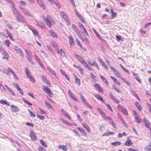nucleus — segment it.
Instances as JSON below:
<instances>
[{"label": "nucleus", "mask_w": 151, "mask_h": 151, "mask_svg": "<svg viewBox=\"0 0 151 151\" xmlns=\"http://www.w3.org/2000/svg\"><path fill=\"white\" fill-rule=\"evenodd\" d=\"M115 75L118 77L121 78V74L117 70H115V72H114Z\"/></svg>", "instance_id": "obj_45"}, {"label": "nucleus", "mask_w": 151, "mask_h": 151, "mask_svg": "<svg viewBox=\"0 0 151 151\" xmlns=\"http://www.w3.org/2000/svg\"><path fill=\"white\" fill-rule=\"evenodd\" d=\"M93 86L98 92L100 93H103V89L99 84L97 83L96 84L94 85Z\"/></svg>", "instance_id": "obj_6"}, {"label": "nucleus", "mask_w": 151, "mask_h": 151, "mask_svg": "<svg viewBox=\"0 0 151 151\" xmlns=\"http://www.w3.org/2000/svg\"><path fill=\"white\" fill-rule=\"evenodd\" d=\"M36 23L37 25L40 26L42 28H44L45 25L43 22L41 21H36Z\"/></svg>", "instance_id": "obj_20"}, {"label": "nucleus", "mask_w": 151, "mask_h": 151, "mask_svg": "<svg viewBox=\"0 0 151 151\" xmlns=\"http://www.w3.org/2000/svg\"><path fill=\"white\" fill-rule=\"evenodd\" d=\"M68 93L70 97L73 100L76 101H78V100L76 97L71 92H70L69 90V91Z\"/></svg>", "instance_id": "obj_15"}, {"label": "nucleus", "mask_w": 151, "mask_h": 151, "mask_svg": "<svg viewBox=\"0 0 151 151\" xmlns=\"http://www.w3.org/2000/svg\"><path fill=\"white\" fill-rule=\"evenodd\" d=\"M41 78L43 80V82L47 85H48L49 84H50V82L47 78L43 75L42 76Z\"/></svg>", "instance_id": "obj_17"}, {"label": "nucleus", "mask_w": 151, "mask_h": 151, "mask_svg": "<svg viewBox=\"0 0 151 151\" xmlns=\"http://www.w3.org/2000/svg\"><path fill=\"white\" fill-rule=\"evenodd\" d=\"M61 149L64 151H66L67 150V147L65 145H60L59 146L58 148L60 149L61 148Z\"/></svg>", "instance_id": "obj_39"}, {"label": "nucleus", "mask_w": 151, "mask_h": 151, "mask_svg": "<svg viewBox=\"0 0 151 151\" xmlns=\"http://www.w3.org/2000/svg\"><path fill=\"white\" fill-rule=\"evenodd\" d=\"M51 45L52 46L55 48V51H56L58 49V46L56 43L55 42L52 41L51 43Z\"/></svg>", "instance_id": "obj_21"}, {"label": "nucleus", "mask_w": 151, "mask_h": 151, "mask_svg": "<svg viewBox=\"0 0 151 151\" xmlns=\"http://www.w3.org/2000/svg\"><path fill=\"white\" fill-rule=\"evenodd\" d=\"M34 57L35 58L36 60L40 64V63H41V61L40 59L36 56L35 55Z\"/></svg>", "instance_id": "obj_60"}, {"label": "nucleus", "mask_w": 151, "mask_h": 151, "mask_svg": "<svg viewBox=\"0 0 151 151\" xmlns=\"http://www.w3.org/2000/svg\"><path fill=\"white\" fill-rule=\"evenodd\" d=\"M133 76L135 77V78L136 79L137 81L140 83H141V81L140 79L139 76H137V74L134 72H133Z\"/></svg>", "instance_id": "obj_26"}, {"label": "nucleus", "mask_w": 151, "mask_h": 151, "mask_svg": "<svg viewBox=\"0 0 151 151\" xmlns=\"http://www.w3.org/2000/svg\"><path fill=\"white\" fill-rule=\"evenodd\" d=\"M65 21L67 22L68 23L70 24V21L68 20V18L66 15H65L63 17H62Z\"/></svg>", "instance_id": "obj_49"}, {"label": "nucleus", "mask_w": 151, "mask_h": 151, "mask_svg": "<svg viewBox=\"0 0 151 151\" xmlns=\"http://www.w3.org/2000/svg\"><path fill=\"white\" fill-rule=\"evenodd\" d=\"M121 144V143L119 142H112L111 143V144L114 146H119Z\"/></svg>", "instance_id": "obj_34"}, {"label": "nucleus", "mask_w": 151, "mask_h": 151, "mask_svg": "<svg viewBox=\"0 0 151 151\" xmlns=\"http://www.w3.org/2000/svg\"><path fill=\"white\" fill-rule=\"evenodd\" d=\"M49 1H50L52 3H54L57 6L58 8H60V5L59 4L57 0H51Z\"/></svg>", "instance_id": "obj_22"}, {"label": "nucleus", "mask_w": 151, "mask_h": 151, "mask_svg": "<svg viewBox=\"0 0 151 151\" xmlns=\"http://www.w3.org/2000/svg\"><path fill=\"white\" fill-rule=\"evenodd\" d=\"M30 136L32 140L35 141L36 140L37 137L35 134L32 130L31 131Z\"/></svg>", "instance_id": "obj_12"}, {"label": "nucleus", "mask_w": 151, "mask_h": 151, "mask_svg": "<svg viewBox=\"0 0 151 151\" xmlns=\"http://www.w3.org/2000/svg\"><path fill=\"white\" fill-rule=\"evenodd\" d=\"M61 113L63 114L66 117L68 118L69 119H70V117L69 116L68 114L63 109L61 110Z\"/></svg>", "instance_id": "obj_16"}, {"label": "nucleus", "mask_w": 151, "mask_h": 151, "mask_svg": "<svg viewBox=\"0 0 151 151\" xmlns=\"http://www.w3.org/2000/svg\"><path fill=\"white\" fill-rule=\"evenodd\" d=\"M41 144L42 145L44 146L45 147H47V145L45 144V142L42 140H40V141Z\"/></svg>", "instance_id": "obj_53"}, {"label": "nucleus", "mask_w": 151, "mask_h": 151, "mask_svg": "<svg viewBox=\"0 0 151 151\" xmlns=\"http://www.w3.org/2000/svg\"><path fill=\"white\" fill-rule=\"evenodd\" d=\"M75 12V13L80 18H81V19H82V17L81 15H80L76 10H74Z\"/></svg>", "instance_id": "obj_61"}, {"label": "nucleus", "mask_w": 151, "mask_h": 151, "mask_svg": "<svg viewBox=\"0 0 151 151\" xmlns=\"http://www.w3.org/2000/svg\"><path fill=\"white\" fill-rule=\"evenodd\" d=\"M82 125L83 127L86 129L87 130V131L88 132H90V128L88 126V125L86 124L85 123H83Z\"/></svg>", "instance_id": "obj_27"}, {"label": "nucleus", "mask_w": 151, "mask_h": 151, "mask_svg": "<svg viewBox=\"0 0 151 151\" xmlns=\"http://www.w3.org/2000/svg\"><path fill=\"white\" fill-rule=\"evenodd\" d=\"M69 42L71 45H74L75 44L74 40L72 36H70L68 37Z\"/></svg>", "instance_id": "obj_13"}, {"label": "nucleus", "mask_w": 151, "mask_h": 151, "mask_svg": "<svg viewBox=\"0 0 151 151\" xmlns=\"http://www.w3.org/2000/svg\"><path fill=\"white\" fill-rule=\"evenodd\" d=\"M26 125L27 126H30L32 127H33L34 126V125L33 124H32V123H30L29 122H26Z\"/></svg>", "instance_id": "obj_63"}, {"label": "nucleus", "mask_w": 151, "mask_h": 151, "mask_svg": "<svg viewBox=\"0 0 151 151\" xmlns=\"http://www.w3.org/2000/svg\"><path fill=\"white\" fill-rule=\"evenodd\" d=\"M135 122L138 124L140 123L142 121V119L139 117V116L135 117Z\"/></svg>", "instance_id": "obj_24"}, {"label": "nucleus", "mask_w": 151, "mask_h": 151, "mask_svg": "<svg viewBox=\"0 0 151 151\" xmlns=\"http://www.w3.org/2000/svg\"><path fill=\"white\" fill-rule=\"evenodd\" d=\"M114 132H106L104 133L102 135V136H107L110 135H113L114 134Z\"/></svg>", "instance_id": "obj_32"}, {"label": "nucleus", "mask_w": 151, "mask_h": 151, "mask_svg": "<svg viewBox=\"0 0 151 151\" xmlns=\"http://www.w3.org/2000/svg\"><path fill=\"white\" fill-rule=\"evenodd\" d=\"M25 52L26 55V56L29 61H31V59L30 57L29 53L27 50H25Z\"/></svg>", "instance_id": "obj_29"}, {"label": "nucleus", "mask_w": 151, "mask_h": 151, "mask_svg": "<svg viewBox=\"0 0 151 151\" xmlns=\"http://www.w3.org/2000/svg\"><path fill=\"white\" fill-rule=\"evenodd\" d=\"M121 111L124 114L126 115H128V112H127V110H126L124 109H123Z\"/></svg>", "instance_id": "obj_57"}, {"label": "nucleus", "mask_w": 151, "mask_h": 151, "mask_svg": "<svg viewBox=\"0 0 151 151\" xmlns=\"http://www.w3.org/2000/svg\"><path fill=\"white\" fill-rule=\"evenodd\" d=\"M80 37H81V39L83 42H85L87 43H89V42L88 39H87V37H85L84 38H82L81 36Z\"/></svg>", "instance_id": "obj_37"}, {"label": "nucleus", "mask_w": 151, "mask_h": 151, "mask_svg": "<svg viewBox=\"0 0 151 151\" xmlns=\"http://www.w3.org/2000/svg\"><path fill=\"white\" fill-rule=\"evenodd\" d=\"M79 26L80 27L82 28L83 29V30L84 32H85V33L88 36V33L87 32L86 29L84 27L83 25L82 24H81V23H80V22H79Z\"/></svg>", "instance_id": "obj_28"}, {"label": "nucleus", "mask_w": 151, "mask_h": 151, "mask_svg": "<svg viewBox=\"0 0 151 151\" xmlns=\"http://www.w3.org/2000/svg\"><path fill=\"white\" fill-rule=\"evenodd\" d=\"M105 104L106 106L107 107L108 109H109V110L112 112L113 111V110L112 109L111 107L109 104Z\"/></svg>", "instance_id": "obj_48"}, {"label": "nucleus", "mask_w": 151, "mask_h": 151, "mask_svg": "<svg viewBox=\"0 0 151 151\" xmlns=\"http://www.w3.org/2000/svg\"><path fill=\"white\" fill-rule=\"evenodd\" d=\"M90 76L93 79H95L96 78V77L95 75L92 73H90Z\"/></svg>", "instance_id": "obj_64"}, {"label": "nucleus", "mask_w": 151, "mask_h": 151, "mask_svg": "<svg viewBox=\"0 0 151 151\" xmlns=\"http://www.w3.org/2000/svg\"><path fill=\"white\" fill-rule=\"evenodd\" d=\"M0 51L1 52V54L4 55V56H9V54L5 52L3 48L0 49Z\"/></svg>", "instance_id": "obj_30"}, {"label": "nucleus", "mask_w": 151, "mask_h": 151, "mask_svg": "<svg viewBox=\"0 0 151 151\" xmlns=\"http://www.w3.org/2000/svg\"><path fill=\"white\" fill-rule=\"evenodd\" d=\"M28 111H29L30 116L32 117H34L35 116V114L33 113L31 111H30L29 109H28Z\"/></svg>", "instance_id": "obj_59"}, {"label": "nucleus", "mask_w": 151, "mask_h": 151, "mask_svg": "<svg viewBox=\"0 0 151 151\" xmlns=\"http://www.w3.org/2000/svg\"><path fill=\"white\" fill-rule=\"evenodd\" d=\"M61 121L63 122L64 124H66L68 125H70V124L67 121L65 120L62 118L60 119Z\"/></svg>", "instance_id": "obj_47"}, {"label": "nucleus", "mask_w": 151, "mask_h": 151, "mask_svg": "<svg viewBox=\"0 0 151 151\" xmlns=\"http://www.w3.org/2000/svg\"><path fill=\"white\" fill-rule=\"evenodd\" d=\"M43 90L44 91H45V92H47L49 94L50 97H51L50 95H52V93L50 89L47 86H43Z\"/></svg>", "instance_id": "obj_7"}, {"label": "nucleus", "mask_w": 151, "mask_h": 151, "mask_svg": "<svg viewBox=\"0 0 151 151\" xmlns=\"http://www.w3.org/2000/svg\"><path fill=\"white\" fill-rule=\"evenodd\" d=\"M20 9L22 10V12L24 14L29 17L32 16L31 14L27 10L24 9L23 7H21L20 6Z\"/></svg>", "instance_id": "obj_8"}, {"label": "nucleus", "mask_w": 151, "mask_h": 151, "mask_svg": "<svg viewBox=\"0 0 151 151\" xmlns=\"http://www.w3.org/2000/svg\"><path fill=\"white\" fill-rule=\"evenodd\" d=\"M143 121L145 126L147 128H149L150 127V124L149 121L147 119L146 117L144 118L143 119Z\"/></svg>", "instance_id": "obj_10"}, {"label": "nucleus", "mask_w": 151, "mask_h": 151, "mask_svg": "<svg viewBox=\"0 0 151 151\" xmlns=\"http://www.w3.org/2000/svg\"><path fill=\"white\" fill-rule=\"evenodd\" d=\"M42 17L44 18L43 20L45 22L46 24L49 27H51L52 25L55 24V22L54 19L50 16L47 15L45 17L43 15Z\"/></svg>", "instance_id": "obj_1"}, {"label": "nucleus", "mask_w": 151, "mask_h": 151, "mask_svg": "<svg viewBox=\"0 0 151 151\" xmlns=\"http://www.w3.org/2000/svg\"><path fill=\"white\" fill-rule=\"evenodd\" d=\"M37 150L39 151H46V150L42 146L39 147Z\"/></svg>", "instance_id": "obj_51"}, {"label": "nucleus", "mask_w": 151, "mask_h": 151, "mask_svg": "<svg viewBox=\"0 0 151 151\" xmlns=\"http://www.w3.org/2000/svg\"><path fill=\"white\" fill-rule=\"evenodd\" d=\"M119 115V118L120 119L121 121V122L122 123L123 125L126 127H127V124L126 123L125 121L123 119V118H122V117L119 114H118Z\"/></svg>", "instance_id": "obj_19"}, {"label": "nucleus", "mask_w": 151, "mask_h": 151, "mask_svg": "<svg viewBox=\"0 0 151 151\" xmlns=\"http://www.w3.org/2000/svg\"><path fill=\"white\" fill-rule=\"evenodd\" d=\"M109 96L110 98L113 100L115 102L118 104L119 102V100L117 99L111 93H109Z\"/></svg>", "instance_id": "obj_9"}, {"label": "nucleus", "mask_w": 151, "mask_h": 151, "mask_svg": "<svg viewBox=\"0 0 151 151\" xmlns=\"http://www.w3.org/2000/svg\"><path fill=\"white\" fill-rule=\"evenodd\" d=\"M37 3H38L40 6L44 9H45V8L44 5L42 2V0H37Z\"/></svg>", "instance_id": "obj_25"}, {"label": "nucleus", "mask_w": 151, "mask_h": 151, "mask_svg": "<svg viewBox=\"0 0 151 151\" xmlns=\"http://www.w3.org/2000/svg\"><path fill=\"white\" fill-rule=\"evenodd\" d=\"M37 118L41 120H44L45 118L44 116H41L38 114H37Z\"/></svg>", "instance_id": "obj_54"}, {"label": "nucleus", "mask_w": 151, "mask_h": 151, "mask_svg": "<svg viewBox=\"0 0 151 151\" xmlns=\"http://www.w3.org/2000/svg\"><path fill=\"white\" fill-rule=\"evenodd\" d=\"M25 70L27 76L30 81L33 83H35V78L34 77L31 75V73L29 72L27 68H25Z\"/></svg>", "instance_id": "obj_3"}, {"label": "nucleus", "mask_w": 151, "mask_h": 151, "mask_svg": "<svg viewBox=\"0 0 151 151\" xmlns=\"http://www.w3.org/2000/svg\"><path fill=\"white\" fill-rule=\"evenodd\" d=\"M14 47L16 52L17 54L21 57L24 56V53L21 48L17 45H14Z\"/></svg>", "instance_id": "obj_5"}, {"label": "nucleus", "mask_w": 151, "mask_h": 151, "mask_svg": "<svg viewBox=\"0 0 151 151\" xmlns=\"http://www.w3.org/2000/svg\"><path fill=\"white\" fill-rule=\"evenodd\" d=\"M12 11L14 14L16 16L20 13L19 11H17V10L14 7H13Z\"/></svg>", "instance_id": "obj_35"}, {"label": "nucleus", "mask_w": 151, "mask_h": 151, "mask_svg": "<svg viewBox=\"0 0 151 151\" xmlns=\"http://www.w3.org/2000/svg\"><path fill=\"white\" fill-rule=\"evenodd\" d=\"M49 32L51 34V35L54 37H55L56 38H57L58 37L57 35L56 34L54 33L52 31V30H49Z\"/></svg>", "instance_id": "obj_42"}, {"label": "nucleus", "mask_w": 151, "mask_h": 151, "mask_svg": "<svg viewBox=\"0 0 151 151\" xmlns=\"http://www.w3.org/2000/svg\"><path fill=\"white\" fill-rule=\"evenodd\" d=\"M94 95L96 98L98 100L101 101L103 103H105V101L103 100V98L101 96L98 94H94Z\"/></svg>", "instance_id": "obj_14"}, {"label": "nucleus", "mask_w": 151, "mask_h": 151, "mask_svg": "<svg viewBox=\"0 0 151 151\" xmlns=\"http://www.w3.org/2000/svg\"><path fill=\"white\" fill-rule=\"evenodd\" d=\"M16 18L19 22L22 23L26 22L24 17H23L22 14H20V13L16 16Z\"/></svg>", "instance_id": "obj_4"}, {"label": "nucleus", "mask_w": 151, "mask_h": 151, "mask_svg": "<svg viewBox=\"0 0 151 151\" xmlns=\"http://www.w3.org/2000/svg\"><path fill=\"white\" fill-rule=\"evenodd\" d=\"M100 63L103 66L104 68H105L106 70H108V68L107 67V66L106 64L101 59H100Z\"/></svg>", "instance_id": "obj_33"}, {"label": "nucleus", "mask_w": 151, "mask_h": 151, "mask_svg": "<svg viewBox=\"0 0 151 151\" xmlns=\"http://www.w3.org/2000/svg\"><path fill=\"white\" fill-rule=\"evenodd\" d=\"M10 107L11 110L14 112H17L19 110V109L17 106L13 105H11Z\"/></svg>", "instance_id": "obj_11"}, {"label": "nucleus", "mask_w": 151, "mask_h": 151, "mask_svg": "<svg viewBox=\"0 0 151 151\" xmlns=\"http://www.w3.org/2000/svg\"><path fill=\"white\" fill-rule=\"evenodd\" d=\"M5 45L8 47H9L10 45V42L9 40H6L5 41Z\"/></svg>", "instance_id": "obj_56"}, {"label": "nucleus", "mask_w": 151, "mask_h": 151, "mask_svg": "<svg viewBox=\"0 0 151 151\" xmlns=\"http://www.w3.org/2000/svg\"><path fill=\"white\" fill-rule=\"evenodd\" d=\"M47 69H48L52 73L53 75H54L55 76H56V73L55 72V71L52 69L49 68H47Z\"/></svg>", "instance_id": "obj_50"}, {"label": "nucleus", "mask_w": 151, "mask_h": 151, "mask_svg": "<svg viewBox=\"0 0 151 151\" xmlns=\"http://www.w3.org/2000/svg\"><path fill=\"white\" fill-rule=\"evenodd\" d=\"M22 100L24 102L27 104V105L29 106H31L32 105V104L26 99L23 98L22 99Z\"/></svg>", "instance_id": "obj_46"}, {"label": "nucleus", "mask_w": 151, "mask_h": 151, "mask_svg": "<svg viewBox=\"0 0 151 151\" xmlns=\"http://www.w3.org/2000/svg\"><path fill=\"white\" fill-rule=\"evenodd\" d=\"M92 29L93 31V32L95 33V34H96V36L99 39L101 38V37L100 35L99 34V33L96 31V29L94 28H93Z\"/></svg>", "instance_id": "obj_41"}, {"label": "nucleus", "mask_w": 151, "mask_h": 151, "mask_svg": "<svg viewBox=\"0 0 151 151\" xmlns=\"http://www.w3.org/2000/svg\"><path fill=\"white\" fill-rule=\"evenodd\" d=\"M120 66L121 67L122 69L124 70L128 74H130L129 71L127 69H126V68H124L122 65L121 64H120Z\"/></svg>", "instance_id": "obj_44"}, {"label": "nucleus", "mask_w": 151, "mask_h": 151, "mask_svg": "<svg viewBox=\"0 0 151 151\" xmlns=\"http://www.w3.org/2000/svg\"><path fill=\"white\" fill-rule=\"evenodd\" d=\"M45 104L49 108L52 109L53 108L50 105L49 103L46 101H45Z\"/></svg>", "instance_id": "obj_55"}, {"label": "nucleus", "mask_w": 151, "mask_h": 151, "mask_svg": "<svg viewBox=\"0 0 151 151\" xmlns=\"http://www.w3.org/2000/svg\"><path fill=\"white\" fill-rule=\"evenodd\" d=\"M20 4L21 5L24 6H25L27 4L25 2L22 0L20 1Z\"/></svg>", "instance_id": "obj_62"}, {"label": "nucleus", "mask_w": 151, "mask_h": 151, "mask_svg": "<svg viewBox=\"0 0 151 151\" xmlns=\"http://www.w3.org/2000/svg\"><path fill=\"white\" fill-rule=\"evenodd\" d=\"M100 77L102 79V81H103V82L105 83L106 84H107V85L109 84V83H108V81H107L106 79L103 76L101 75H100Z\"/></svg>", "instance_id": "obj_38"}, {"label": "nucleus", "mask_w": 151, "mask_h": 151, "mask_svg": "<svg viewBox=\"0 0 151 151\" xmlns=\"http://www.w3.org/2000/svg\"><path fill=\"white\" fill-rule=\"evenodd\" d=\"M8 90L12 95L14 96L15 95V94L14 91L11 88H8Z\"/></svg>", "instance_id": "obj_52"}, {"label": "nucleus", "mask_w": 151, "mask_h": 151, "mask_svg": "<svg viewBox=\"0 0 151 151\" xmlns=\"http://www.w3.org/2000/svg\"><path fill=\"white\" fill-rule=\"evenodd\" d=\"M133 143L131 140L128 139L126 141L124 144L126 146H129L132 145Z\"/></svg>", "instance_id": "obj_23"}, {"label": "nucleus", "mask_w": 151, "mask_h": 151, "mask_svg": "<svg viewBox=\"0 0 151 151\" xmlns=\"http://www.w3.org/2000/svg\"><path fill=\"white\" fill-rule=\"evenodd\" d=\"M7 35L11 40L13 41L14 40V39L12 37V35L11 33H7Z\"/></svg>", "instance_id": "obj_58"}, {"label": "nucleus", "mask_w": 151, "mask_h": 151, "mask_svg": "<svg viewBox=\"0 0 151 151\" xmlns=\"http://www.w3.org/2000/svg\"><path fill=\"white\" fill-rule=\"evenodd\" d=\"M58 54L60 53L61 56H64L65 55V52L61 49L60 50H59L58 49L55 51Z\"/></svg>", "instance_id": "obj_18"}, {"label": "nucleus", "mask_w": 151, "mask_h": 151, "mask_svg": "<svg viewBox=\"0 0 151 151\" xmlns=\"http://www.w3.org/2000/svg\"><path fill=\"white\" fill-rule=\"evenodd\" d=\"M0 103L2 105L6 104L8 106L10 105L9 103L6 101H4L3 99L0 100Z\"/></svg>", "instance_id": "obj_31"}, {"label": "nucleus", "mask_w": 151, "mask_h": 151, "mask_svg": "<svg viewBox=\"0 0 151 151\" xmlns=\"http://www.w3.org/2000/svg\"><path fill=\"white\" fill-rule=\"evenodd\" d=\"M75 81L76 84L78 85H80L81 83L80 80L76 76H75Z\"/></svg>", "instance_id": "obj_40"}, {"label": "nucleus", "mask_w": 151, "mask_h": 151, "mask_svg": "<svg viewBox=\"0 0 151 151\" xmlns=\"http://www.w3.org/2000/svg\"><path fill=\"white\" fill-rule=\"evenodd\" d=\"M135 104L136 106L138 109L139 111H140L142 110V108L140 105L138 103V102H136L135 103Z\"/></svg>", "instance_id": "obj_36"}, {"label": "nucleus", "mask_w": 151, "mask_h": 151, "mask_svg": "<svg viewBox=\"0 0 151 151\" xmlns=\"http://www.w3.org/2000/svg\"><path fill=\"white\" fill-rule=\"evenodd\" d=\"M75 56L85 67L90 71H92V69L88 65L86 62L83 60L81 56L77 54H75Z\"/></svg>", "instance_id": "obj_2"}, {"label": "nucleus", "mask_w": 151, "mask_h": 151, "mask_svg": "<svg viewBox=\"0 0 151 151\" xmlns=\"http://www.w3.org/2000/svg\"><path fill=\"white\" fill-rule=\"evenodd\" d=\"M30 29L32 31L34 34L35 35H37L38 34V32L34 28H30Z\"/></svg>", "instance_id": "obj_43"}]
</instances>
